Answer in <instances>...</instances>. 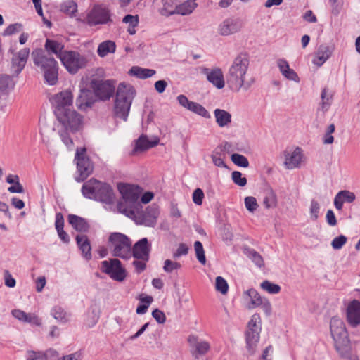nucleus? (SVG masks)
<instances>
[{"label":"nucleus","mask_w":360,"mask_h":360,"mask_svg":"<svg viewBox=\"0 0 360 360\" xmlns=\"http://www.w3.org/2000/svg\"><path fill=\"white\" fill-rule=\"evenodd\" d=\"M244 293L250 298V305L249 306L250 309L259 307V305L262 304L264 298L262 297L259 293L255 288H250L246 290Z\"/></svg>","instance_id":"nucleus-37"},{"label":"nucleus","mask_w":360,"mask_h":360,"mask_svg":"<svg viewBox=\"0 0 360 360\" xmlns=\"http://www.w3.org/2000/svg\"><path fill=\"white\" fill-rule=\"evenodd\" d=\"M176 99L181 106L191 111L192 105L193 104L194 101H189L188 98L183 94L179 95Z\"/></svg>","instance_id":"nucleus-59"},{"label":"nucleus","mask_w":360,"mask_h":360,"mask_svg":"<svg viewBox=\"0 0 360 360\" xmlns=\"http://www.w3.org/2000/svg\"><path fill=\"white\" fill-rule=\"evenodd\" d=\"M302 150L300 148L297 147L292 153L284 151L285 162L284 165L288 169L300 167L302 158Z\"/></svg>","instance_id":"nucleus-22"},{"label":"nucleus","mask_w":360,"mask_h":360,"mask_svg":"<svg viewBox=\"0 0 360 360\" xmlns=\"http://www.w3.org/2000/svg\"><path fill=\"white\" fill-rule=\"evenodd\" d=\"M86 148L77 149L75 160L77 161V169L79 175L75 177L77 182L86 180L93 172L94 165L90 158L86 155Z\"/></svg>","instance_id":"nucleus-12"},{"label":"nucleus","mask_w":360,"mask_h":360,"mask_svg":"<svg viewBox=\"0 0 360 360\" xmlns=\"http://www.w3.org/2000/svg\"><path fill=\"white\" fill-rule=\"evenodd\" d=\"M94 97V91L86 89H82L76 98V105L79 109L91 108L96 101Z\"/></svg>","instance_id":"nucleus-23"},{"label":"nucleus","mask_w":360,"mask_h":360,"mask_svg":"<svg viewBox=\"0 0 360 360\" xmlns=\"http://www.w3.org/2000/svg\"><path fill=\"white\" fill-rule=\"evenodd\" d=\"M122 22L124 23H129L131 27H136L139 24V17L137 15H132L131 14H127L123 18Z\"/></svg>","instance_id":"nucleus-62"},{"label":"nucleus","mask_w":360,"mask_h":360,"mask_svg":"<svg viewBox=\"0 0 360 360\" xmlns=\"http://www.w3.org/2000/svg\"><path fill=\"white\" fill-rule=\"evenodd\" d=\"M188 342L192 347L191 353L195 359L205 355L210 349V345L207 342L198 340L195 335H189Z\"/></svg>","instance_id":"nucleus-18"},{"label":"nucleus","mask_w":360,"mask_h":360,"mask_svg":"<svg viewBox=\"0 0 360 360\" xmlns=\"http://www.w3.org/2000/svg\"><path fill=\"white\" fill-rule=\"evenodd\" d=\"M160 214L159 206L152 204L148 206L145 210H138L134 211V216H127L133 219L136 224L143 225L148 227H155L157 219Z\"/></svg>","instance_id":"nucleus-8"},{"label":"nucleus","mask_w":360,"mask_h":360,"mask_svg":"<svg viewBox=\"0 0 360 360\" xmlns=\"http://www.w3.org/2000/svg\"><path fill=\"white\" fill-rule=\"evenodd\" d=\"M320 210L319 203L314 199L311 200L310 205V219L312 221H316L319 218V212Z\"/></svg>","instance_id":"nucleus-49"},{"label":"nucleus","mask_w":360,"mask_h":360,"mask_svg":"<svg viewBox=\"0 0 360 360\" xmlns=\"http://www.w3.org/2000/svg\"><path fill=\"white\" fill-rule=\"evenodd\" d=\"M60 11L70 17L75 16L77 12V4L72 0H68L60 5Z\"/></svg>","instance_id":"nucleus-41"},{"label":"nucleus","mask_w":360,"mask_h":360,"mask_svg":"<svg viewBox=\"0 0 360 360\" xmlns=\"http://www.w3.org/2000/svg\"><path fill=\"white\" fill-rule=\"evenodd\" d=\"M261 321L260 315L259 314H255L252 316L251 319L248 322V330H260V328L257 326V322Z\"/></svg>","instance_id":"nucleus-60"},{"label":"nucleus","mask_w":360,"mask_h":360,"mask_svg":"<svg viewBox=\"0 0 360 360\" xmlns=\"http://www.w3.org/2000/svg\"><path fill=\"white\" fill-rule=\"evenodd\" d=\"M15 83L13 77L8 75H0V95H6L10 89H13Z\"/></svg>","instance_id":"nucleus-35"},{"label":"nucleus","mask_w":360,"mask_h":360,"mask_svg":"<svg viewBox=\"0 0 360 360\" xmlns=\"http://www.w3.org/2000/svg\"><path fill=\"white\" fill-rule=\"evenodd\" d=\"M214 114L216 122L220 127H224L231 122V115L225 110L217 108Z\"/></svg>","instance_id":"nucleus-31"},{"label":"nucleus","mask_w":360,"mask_h":360,"mask_svg":"<svg viewBox=\"0 0 360 360\" xmlns=\"http://www.w3.org/2000/svg\"><path fill=\"white\" fill-rule=\"evenodd\" d=\"M139 299L141 304H139L136 307V312L137 314H144L146 313L150 304L153 301V299L150 295H143V294L139 296Z\"/></svg>","instance_id":"nucleus-39"},{"label":"nucleus","mask_w":360,"mask_h":360,"mask_svg":"<svg viewBox=\"0 0 360 360\" xmlns=\"http://www.w3.org/2000/svg\"><path fill=\"white\" fill-rule=\"evenodd\" d=\"M81 191L86 198L93 199L107 205L112 204L115 200V193L112 186L94 178L84 183Z\"/></svg>","instance_id":"nucleus-4"},{"label":"nucleus","mask_w":360,"mask_h":360,"mask_svg":"<svg viewBox=\"0 0 360 360\" xmlns=\"http://www.w3.org/2000/svg\"><path fill=\"white\" fill-rule=\"evenodd\" d=\"M281 74L288 79L296 82H300V77L293 69L290 68L288 61L285 59H278L277 61Z\"/></svg>","instance_id":"nucleus-27"},{"label":"nucleus","mask_w":360,"mask_h":360,"mask_svg":"<svg viewBox=\"0 0 360 360\" xmlns=\"http://www.w3.org/2000/svg\"><path fill=\"white\" fill-rule=\"evenodd\" d=\"M181 267L180 263L173 262L170 259H166L164 262L163 269L167 273H171L175 269H179Z\"/></svg>","instance_id":"nucleus-53"},{"label":"nucleus","mask_w":360,"mask_h":360,"mask_svg":"<svg viewBox=\"0 0 360 360\" xmlns=\"http://www.w3.org/2000/svg\"><path fill=\"white\" fill-rule=\"evenodd\" d=\"M347 238L344 235L335 237L331 242V246L334 250H340L347 243Z\"/></svg>","instance_id":"nucleus-52"},{"label":"nucleus","mask_w":360,"mask_h":360,"mask_svg":"<svg viewBox=\"0 0 360 360\" xmlns=\"http://www.w3.org/2000/svg\"><path fill=\"white\" fill-rule=\"evenodd\" d=\"M204 197V192L200 188L195 189L192 195L193 201L197 205H201L202 204Z\"/></svg>","instance_id":"nucleus-54"},{"label":"nucleus","mask_w":360,"mask_h":360,"mask_svg":"<svg viewBox=\"0 0 360 360\" xmlns=\"http://www.w3.org/2000/svg\"><path fill=\"white\" fill-rule=\"evenodd\" d=\"M30 54V49L24 48L13 56L11 71L13 75L18 76L25 68Z\"/></svg>","instance_id":"nucleus-17"},{"label":"nucleus","mask_w":360,"mask_h":360,"mask_svg":"<svg viewBox=\"0 0 360 360\" xmlns=\"http://www.w3.org/2000/svg\"><path fill=\"white\" fill-rule=\"evenodd\" d=\"M68 131L69 130H66L65 129H64L63 130H62L59 132V134H60V139H61L62 141L63 142V143L68 148H71L72 146H73L74 143H73L72 139H71V137L69 135Z\"/></svg>","instance_id":"nucleus-57"},{"label":"nucleus","mask_w":360,"mask_h":360,"mask_svg":"<svg viewBox=\"0 0 360 360\" xmlns=\"http://www.w3.org/2000/svg\"><path fill=\"white\" fill-rule=\"evenodd\" d=\"M202 72L207 75V79L217 89H221L224 87V75L220 68H215L212 70L204 68Z\"/></svg>","instance_id":"nucleus-21"},{"label":"nucleus","mask_w":360,"mask_h":360,"mask_svg":"<svg viewBox=\"0 0 360 360\" xmlns=\"http://www.w3.org/2000/svg\"><path fill=\"white\" fill-rule=\"evenodd\" d=\"M188 248L187 245L184 243L179 244L177 250L173 255L174 258H178L182 255H186L188 254Z\"/></svg>","instance_id":"nucleus-64"},{"label":"nucleus","mask_w":360,"mask_h":360,"mask_svg":"<svg viewBox=\"0 0 360 360\" xmlns=\"http://www.w3.org/2000/svg\"><path fill=\"white\" fill-rule=\"evenodd\" d=\"M116 50V44L114 41L110 40L105 41L102 43H101L97 49L98 55L100 57H105L108 53H115Z\"/></svg>","instance_id":"nucleus-33"},{"label":"nucleus","mask_w":360,"mask_h":360,"mask_svg":"<svg viewBox=\"0 0 360 360\" xmlns=\"http://www.w3.org/2000/svg\"><path fill=\"white\" fill-rule=\"evenodd\" d=\"M34 64L44 74V82L54 86L58 81V64L53 56H48L42 49H36L32 53Z\"/></svg>","instance_id":"nucleus-3"},{"label":"nucleus","mask_w":360,"mask_h":360,"mask_svg":"<svg viewBox=\"0 0 360 360\" xmlns=\"http://www.w3.org/2000/svg\"><path fill=\"white\" fill-rule=\"evenodd\" d=\"M249 63V54L247 52H240L234 58L226 75L227 84L232 91L238 92L242 87L248 90L251 86L253 81L245 82Z\"/></svg>","instance_id":"nucleus-1"},{"label":"nucleus","mask_w":360,"mask_h":360,"mask_svg":"<svg viewBox=\"0 0 360 360\" xmlns=\"http://www.w3.org/2000/svg\"><path fill=\"white\" fill-rule=\"evenodd\" d=\"M243 22L239 18H227L219 25V33L223 36H228L238 32L241 30Z\"/></svg>","instance_id":"nucleus-20"},{"label":"nucleus","mask_w":360,"mask_h":360,"mask_svg":"<svg viewBox=\"0 0 360 360\" xmlns=\"http://www.w3.org/2000/svg\"><path fill=\"white\" fill-rule=\"evenodd\" d=\"M231 161L237 166L247 168L249 167V161L248 158L239 153H233L231 155Z\"/></svg>","instance_id":"nucleus-44"},{"label":"nucleus","mask_w":360,"mask_h":360,"mask_svg":"<svg viewBox=\"0 0 360 360\" xmlns=\"http://www.w3.org/2000/svg\"><path fill=\"white\" fill-rule=\"evenodd\" d=\"M101 270L114 281L122 282L127 277V271L122 262L116 258L104 260L101 263Z\"/></svg>","instance_id":"nucleus-13"},{"label":"nucleus","mask_w":360,"mask_h":360,"mask_svg":"<svg viewBox=\"0 0 360 360\" xmlns=\"http://www.w3.org/2000/svg\"><path fill=\"white\" fill-rule=\"evenodd\" d=\"M152 316L160 324L164 323L166 321L165 314L159 309H155L152 311Z\"/></svg>","instance_id":"nucleus-61"},{"label":"nucleus","mask_w":360,"mask_h":360,"mask_svg":"<svg viewBox=\"0 0 360 360\" xmlns=\"http://www.w3.org/2000/svg\"><path fill=\"white\" fill-rule=\"evenodd\" d=\"M56 117L63 128L72 133L79 131L82 127L83 117L74 108L58 112Z\"/></svg>","instance_id":"nucleus-9"},{"label":"nucleus","mask_w":360,"mask_h":360,"mask_svg":"<svg viewBox=\"0 0 360 360\" xmlns=\"http://www.w3.org/2000/svg\"><path fill=\"white\" fill-rule=\"evenodd\" d=\"M115 82L111 79H92L90 82L95 97L101 101H109L112 97L115 91Z\"/></svg>","instance_id":"nucleus-10"},{"label":"nucleus","mask_w":360,"mask_h":360,"mask_svg":"<svg viewBox=\"0 0 360 360\" xmlns=\"http://www.w3.org/2000/svg\"><path fill=\"white\" fill-rule=\"evenodd\" d=\"M220 152H217V149L214 151V154L211 155L212 162L215 166L219 167L226 168L227 166L222 158L217 157V155L219 154Z\"/></svg>","instance_id":"nucleus-63"},{"label":"nucleus","mask_w":360,"mask_h":360,"mask_svg":"<svg viewBox=\"0 0 360 360\" xmlns=\"http://www.w3.org/2000/svg\"><path fill=\"white\" fill-rule=\"evenodd\" d=\"M163 7L160 11L162 15L169 16L176 14V7L177 4L175 0H162Z\"/></svg>","instance_id":"nucleus-40"},{"label":"nucleus","mask_w":360,"mask_h":360,"mask_svg":"<svg viewBox=\"0 0 360 360\" xmlns=\"http://www.w3.org/2000/svg\"><path fill=\"white\" fill-rule=\"evenodd\" d=\"M79 249L82 251V256L89 261L92 258L91 246L90 240L86 235H77L75 238Z\"/></svg>","instance_id":"nucleus-26"},{"label":"nucleus","mask_w":360,"mask_h":360,"mask_svg":"<svg viewBox=\"0 0 360 360\" xmlns=\"http://www.w3.org/2000/svg\"><path fill=\"white\" fill-rule=\"evenodd\" d=\"M86 21L89 26L107 24L112 21L110 11L102 5H96L87 14Z\"/></svg>","instance_id":"nucleus-14"},{"label":"nucleus","mask_w":360,"mask_h":360,"mask_svg":"<svg viewBox=\"0 0 360 360\" xmlns=\"http://www.w3.org/2000/svg\"><path fill=\"white\" fill-rule=\"evenodd\" d=\"M332 49L326 44H321L318 49L316 58L313 63L317 66H321L331 56Z\"/></svg>","instance_id":"nucleus-29"},{"label":"nucleus","mask_w":360,"mask_h":360,"mask_svg":"<svg viewBox=\"0 0 360 360\" xmlns=\"http://www.w3.org/2000/svg\"><path fill=\"white\" fill-rule=\"evenodd\" d=\"M260 287L262 289L266 291L269 294H278L281 290V288L279 285L274 283L268 280L264 281L260 284Z\"/></svg>","instance_id":"nucleus-43"},{"label":"nucleus","mask_w":360,"mask_h":360,"mask_svg":"<svg viewBox=\"0 0 360 360\" xmlns=\"http://www.w3.org/2000/svg\"><path fill=\"white\" fill-rule=\"evenodd\" d=\"M150 251L151 244L147 238H143L136 242L131 247V256L132 255L136 259L148 262Z\"/></svg>","instance_id":"nucleus-16"},{"label":"nucleus","mask_w":360,"mask_h":360,"mask_svg":"<svg viewBox=\"0 0 360 360\" xmlns=\"http://www.w3.org/2000/svg\"><path fill=\"white\" fill-rule=\"evenodd\" d=\"M231 179L234 184L236 185L243 187L247 184V179L243 176V174L239 171H234L231 174Z\"/></svg>","instance_id":"nucleus-48"},{"label":"nucleus","mask_w":360,"mask_h":360,"mask_svg":"<svg viewBox=\"0 0 360 360\" xmlns=\"http://www.w3.org/2000/svg\"><path fill=\"white\" fill-rule=\"evenodd\" d=\"M244 202L246 209L250 212H255L259 206L256 198L252 196L246 197Z\"/></svg>","instance_id":"nucleus-51"},{"label":"nucleus","mask_w":360,"mask_h":360,"mask_svg":"<svg viewBox=\"0 0 360 360\" xmlns=\"http://www.w3.org/2000/svg\"><path fill=\"white\" fill-rule=\"evenodd\" d=\"M109 243L113 247V256L122 259L131 257V241L127 236L117 232L112 233L109 237Z\"/></svg>","instance_id":"nucleus-7"},{"label":"nucleus","mask_w":360,"mask_h":360,"mask_svg":"<svg viewBox=\"0 0 360 360\" xmlns=\"http://www.w3.org/2000/svg\"><path fill=\"white\" fill-rule=\"evenodd\" d=\"M194 249L198 262L202 264H205L206 257L202 243L200 241H195L194 243Z\"/></svg>","instance_id":"nucleus-45"},{"label":"nucleus","mask_w":360,"mask_h":360,"mask_svg":"<svg viewBox=\"0 0 360 360\" xmlns=\"http://www.w3.org/2000/svg\"><path fill=\"white\" fill-rule=\"evenodd\" d=\"M341 197L344 202H352L356 198V195L353 192L343 190L338 192V198Z\"/></svg>","instance_id":"nucleus-55"},{"label":"nucleus","mask_w":360,"mask_h":360,"mask_svg":"<svg viewBox=\"0 0 360 360\" xmlns=\"http://www.w3.org/2000/svg\"><path fill=\"white\" fill-rule=\"evenodd\" d=\"M347 321L350 326L355 328L360 324V301L352 300L347 307Z\"/></svg>","instance_id":"nucleus-19"},{"label":"nucleus","mask_w":360,"mask_h":360,"mask_svg":"<svg viewBox=\"0 0 360 360\" xmlns=\"http://www.w3.org/2000/svg\"><path fill=\"white\" fill-rule=\"evenodd\" d=\"M243 252L258 267L261 268L264 266V264L262 257L255 249L245 248H244Z\"/></svg>","instance_id":"nucleus-36"},{"label":"nucleus","mask_w":360,"mask_h":360,"mask_svg":"<svg viewBox=\"0 0 360 360\" xmlns=\"http://www.w3.org/2000/svg\"><path fill=\"white\" fill-rule=\"evenodd\" d=\"M327 91H328V89L326 88H324L322 89L321 94V101H322L321 108L322 111H323V112H326L329 109L330 103H328V101L330 100V98H332V96H330V97L326 96Z\"/></svg>","instance_id":"nucleus-56"},{"label":"nucleus","mask_w":360,"mask_h":360,"mask_svg":"<svg viewBox=\"0 0 360 360\" xmlns=\"http://www.w3.org/2000/svg\"><path fill=\"white\" fill-rule=\"evenodd\" d=\"M155 70L152 69L143 68L139 66H133L129 70V74L135 76L137 78L145 79L151 77L155 74Z\"/></svg>","instance_id":"nucleus-32"},{"label":"nucleus","mask_w":360,"mask_h":360,"mask_svg":"<svg viewBox=\"0 0 360 360\" xmlns=\"http://www.w3.org/2000/svg\"><path fill=\"white\" fill-rule=\"evenodd\" d=\"M52 105L54 115L58 112H65L68 109H73V95L70 90H65L55 94L52 98Z\"/></svg>","instance_id":"nucleus-15"},{"label":"nucleus","mask_w":360,"mask_h":360,"mask_svg":"<svg viewBox=\"0 0 360 360\" xmlns=\"http://www.w3.org/2000/svg\"><path fill=\"white\" fill-rule=\"evenodd\" d=\"M53 317L61 323H66L68 321V317L66 311L59 306L53 307L51 311Z\"/></svg>","instance_id":"nucleus-42"},{"label":"nucleus","mask_w":360,"mask_h":360,"mask_svg":"<svg viewBox=\"0 0 360 360\" xmlns=\"http://www.w3.org/2000/svg\"><path fill=\"white\" fill-rule=\"evenodd\" d=\"M159 143V139L150 141L146 135L142 134L136 141L134 151H145L149 148L156 146Z\"/></svg>","instance_id":"nucleus-28"},{"label":"nucleus","mask_w":360,"mask_h":360,"mask_svg":"<svg viewBox=\"0 0 360 360\" xmlns=\"http://www.w3.org/2000/svg\"><path fill=\"white\" fill-rule=\"evenodd\" d=\"M263 204L267 209L273 208L276 206L277 197L272 188L265 191Z\"/></svg>","instance_id":"nucleus-38"},{"label":"nucleus","mask_w":360,"mask_h":360,"mask_svg":"<svg viewBox=\"0 0 360 360\" xmlns=\"http://www.w3.org/2000/svg\"><path fill=\"white\" fill-rule=\"evenodd\" d=\"M259 330H248L245 333L247 348L250 354H254L256 344L259 340Z\"/></svg>","instance_id":"nucleus-30"},{"label":"nucleus","mask_w":360,"mask_h":360,"mask_svg":"<svg viewBox=\"0 0 360 360\" xmlns=\"http://www.w3.org/2000/svg\"><path fill=\"white\" fill-rule=\"evenodd\" d=\"M43 358L45 360H60L58 352L54 349H49L44 353H42Z\"/></svg>","instance_id":"nucleus-58"},{"label":"nucleus","mask_w":360,"mask_h":360,"mask_svg":"<svg viewBox=\"0 0 360 360\" xmlns=\"http://www.w3.org/2000/svg\"><path fill=\"white\" fill-rule=\"evenodd\" d=\"M64 44L57 40L46 39L44 51H45L48 56L53 53L58 58L60 59L63 52L66 51V50H64Z\"/></svg>","instance_id":"nucleus-24"},{"label":"nucleus","mask_w":360,"mask_h":360,"mask_svg":"<svg viewBox=\"0 0 360 360\" xmlns=\"http://www.w3.org/2000/svg\"><path fill=\"white\" fill-rule=\"evenodd\" d=\"M330 328L336 350L338 352H347L349 349L350 340L345 323L338 319L333 318Z\"/></svg>","instance_id":"nucleus-6"},{"label":"nucleus","mask_w":360,"mask_h":360,"mask_svg":"<svg viewBox=\"0 0 360 360\" xmlns=\"http://www.w3.org/2000/svg\"><path fill=\"white\" fill-rule=\"evenodd\" d=\"M68 221L76 231L82 233L89 231L90 226L86 219L73 214H70L68 217Z\"/></svg>","instance_id":"nucleus-25"},{"label":"nucleus","mask_w":360,"mask_h":360,"mask_svg":"<svg viewBox=\"0 0 360 360\" xmlns=\"http://www.w3.org/2000/svg\"><path fill=\"white\" fill-rule=\"evenodd\" d=\"M62 64L70 74H76L79 70L85 68L88 60L84 56L75 51L63 52L60 59Z\"/></svg>","instance_id":"nucleus-11"},{"label":"nucleus","mask_w":360,"mask_h":360,"mask_svg":"<svg viewBox=\"0 0 360 360\" xmlns=\"http://www.w3.org/2000/svg\"><path fill=\"white\" fill-rule=\"evenodd\" d=\"M191 112L205 118H210L211 117L210 112L205 109V108L196 102H194L192 105Z\"/></svg>","instance_id":"nucleus-47"},{"label":"nucleus","mask_w":360,"mask_h":360,"mask_svg":"<svg viewBox=\"0 0 360 360\" xmlns=\"http://www.w3.org/2000/svg\"><path fill=\"white\" fill-rule=\"evenodd\" d=\"M197 6V4L195 0H187L181 4H177L176 7V14H180L186 15L191 13L195 8Z\"/></svg>","instance_id":"nucleus-34"},{"label":"nucleus","mask_w":360,"mask_h":360,"mask_svg":"<svg viewBox=\"0 0 360 360\" xmlns=\"http://www.w3.org/2000/svg\"><path fill=\"white\" fill-rule=\"evenodd\" d=\"M136 95L134 86L124 82L119 84L114 101L113 113L115 117L127 121L133 99Z\"/></svg>","instance_id":"nucleus-5"},{"label":"nucleus","mask_w":360,"mask_h":360,"mask_svg":"<svg viewBox=\"0 0 360 360\" xmlns=\"http://www.w3.org/2000/svg\"><path fill=\"white\" fill-rule=\"evenodd\" d=\"M22 27V25L21 23H13L9 25L4 31V36H10L14 34L17 32H19Z\"/></svg>","instance_id":"nucleus-50"},{"label":"nucleus","mask_w":360,"mask_h":360,"mask_svg":"<svg viewBox=\"0 0 360 360\" xmlns=\"http://www.w3.org/2000/svg\"><path fill=\"white\" fill-rule=\"evenodd\" d=\"M216 290L220 292L222 295H226L229 290L227 281L221 276H217L215 281Z\"/></svg>","instance_id":"nucleus-46"},{"label":"nucleus","mask_w":360,"mask_h":360,"mask_svg":"<svg viewBox=\"0 0 360 360\" xmlns=\"http://www.w3.org/2000/svg\"><path fill=\"white\" fill-rule=\"evenodd\" d=\"M117 188L122 195V200L117 203L119 212L125 216H134V211L143 207L139 201L142 188L137 185L125 183H119Z\"/></svg>","instance_id":"nucleus-2"}]
</instances>
